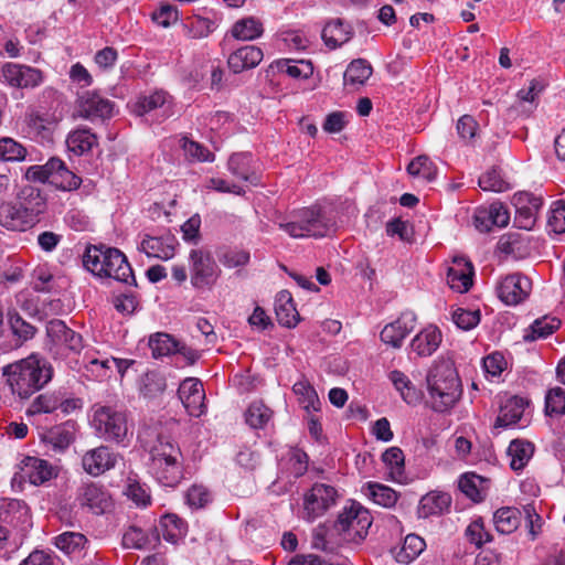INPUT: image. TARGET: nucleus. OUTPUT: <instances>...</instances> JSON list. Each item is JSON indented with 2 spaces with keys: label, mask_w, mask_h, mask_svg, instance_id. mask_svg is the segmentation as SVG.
Segmentation results:
<instances>
[{
  "label": "nucleus",
  "mask_w": 565,
  "mask_h": 565,
  "mask_svg": "<svg viewBox=\"0 0 565 565\" xmlns=\"http://www.w3.org/2000/svg\"><path fill=\"white\" fill-rule=\"evenodd\" d=\"M168 427L147 428L139 438L149 446V471L164 487H175L183 478V456Z\"/></svg>",
  "instance_id": "nucleus-1"
},
{
  "label": "nucleus",
  "mask_w": 565,
  "mask_h": 565,
  "mask_svg": "<svg viewBox=\"0 0 565 565\" xmlns=\"http://www.w3.org/2000/svg\"><path fill=\"white\" fill-rule=\"evenodd\" d=\"M2 374L13 394L20 398H29L52 380L53 367L45 358L32 353L6 365Z\"/></svg>",
  "instance_id": "nucleus-2"
},
{
  "label": "nucleus",
  "mask_w": 565,
  "mask_h": 565,
  "mask_svg": "<svg viewBox=\"0 0 565 565\" xmlns=\"http://www.w3.org/2000/svg\"><path fill=\"white\" fill-rule=\"evenodd\" d=\"M426 382L430 407L435 412H448L461 397V383L450 361L436 363L429 370Z\"/></svg>",
  "instance_id": "nucleus-3"
},
{
  "label": "nucleus",
  "mask_w": 565,
  "mask_h": 565,
  "mask_svg": "<svg viewBox=\"0 0 565 565\" xmlns=\"http://www.w3.org/2000/svg\"><path fill=\"white\" fill-rule=\"evenodd\" d=\"M83 264L95 276L136 285L132 268L125 254L118 248L105 245L88 246L83 256Z\"/></svg>",
  "instance_id": "nucleus-4"
},
{
  "label": "nucleus",
  "mask_w": 565,
  "mask_h": 565,
  "mask_svg": "<svg viewBox=\"0 0 565 565\" xmlns=\"http://www.w3.org/2000/svg\"><path fill=\"white\" fill-rule=\"evenodd\" d=\"M285 232L292 238L324 237L334 232V222L320 206L301 207L289 214Z\"/></svg>",
  "instance_id": "nucleus-5"
},
{
  "label": "nucleus",
  "mask_w": 565,
  "mask_h": 565,
  "mask_svg": "<svg viewBox=\"0 0 565 565\" xmlns=\"http://www.w3.org/2000/svg\"><path fill=\"white\" fill-rule=\"evenodd\" d=\"M92 425L106 441L124 444L129 434L126 412L111 406H96Z\"/></svg>",
  "instance_id": "nucleus-6"
},
{
  "label": "nucleus",
  "mask_w": 565,
  "mask_h": 565,
  "mask_svg": "<svg viewBox=\"0 0 565 565\" xmlns=\"http://www.w3.org/2000/svg\"><path fill=\"white\" fill-rule=\"evenodd\" d=\"M340 494L338 490L327 483L316 482L302 494L301 518L308 522H313L323 516L332 509Z\"/></svg>",
  "instance_id": "nucleus-7"
},
{
  "label": "nucleus",
  "mask_w": 565,
  "mask_h": 565,
  "mask_svg": "<svg viewBox=\"0 0 565 565\" xmlns=\"http://www.w3.org/2000/svg\"><path fill=\"white\" fill-rule=\"evenodd\" d=\"M371 524L369 511L353 501L340 512L334 527L344 540L358 543L366 536Z\"/></svg>",
  "instance_id": "nucleus-8"
},
{
  "label": "nucleus",
  "mask_w": 565,
  "mask_h": 565,
  "mask_svg": "<svg viewBox=\"0 0 565 565\" xmlns=\"http://www.w3.org/2000/svg\"><path fill=\"white\" fill-rule=\"evenodd\" d=\"M190 278L194 288H211L220 276V268L211 253L203 248L189 254Z\"/></svg>",
  "instance_id": "nucleus-9"
},
{
  "label": "nucleus",
  "mask_w": 565,
  "mask_h": 565,
  "mask_svg": "<svg viewBox=\"0 0 565 565\" xmlns=\"http://www.w3.org/2000/svg\"><path fill=\"white\" fill-rule=\"evenodd\" d=\"M115 104L95 92H85L76 103V111L81 118L94 121L108 119L114 114Z\"/></svg>",
  "instance_id": "nucleus-10"
},
{
  "label": "nucleus",
  "mask_w": 565,
  "mask_h": 565,
  "mask_svg": "<svg viewBox=\"0 0 565 565\" xmlns=\"http://www.w3.org/2000/svg\"><path fill=\"white\" fill-rule=\"evenodd\" d=\"M178 244V239L170 231L160 235L145 233L141 235L138 249L148 257L168 260L174 256Z\"/></svg>",
  "instance_id": "nucleus-11"
},
{
  "label": "nucleus",
  "mask_w": 565,
  "mask_h": 565,
  "mask_svg": "<svg viewBox=\"0 0 565 565\" xmlns=\"http://www.w3.org/2000/svg\"><path fill=\"white\" fill-rule=\"evenodd\" d=\"M532 289L531 280L522 274L505 276L498 285V297L508 306H515L525 300Z\"/></svg>",
  "instance_id": "nucleus-12"
},
{
  "label": "nucleus",
  "mask_w": 565,
  "mask_h": 565,
  "mask_svg": "<svg viewBox=\"0 0 565 565\" xmlns=\"http://www.w3.org/2000/svg\"><path fill=\"white\" fill-rule=\"evenodd\" d=\"M119 458V455L107 446H99L84 454L82 466L88 475L98 477L115 468Z\"/></svg>",
  "instance_id": "nucleus-13"
},
{
  "label": "nucleus",
  "mask_w": 565,
  "mask_h": 565,
  "mask_svg": "<svg viewBox=\"0 0 565 565\" xmlns=\"http://www.w3.org/2000/svg\"><path fill=\"white\" fill-rule=\"evenodd\" d=\"M179 398L189 415L200 417L205 412V392L200 380L188 377L181 382L178 390Z\"/></svg>",
  "instance_id": "nucleus-14"
},
{
  "label": "nucleus",
  "mask_w": 565,
  "mask_h": 565,
  "mask_svg": "<svg viewBox=\"0 0 565 565\" xmlns=\"http://www.w3.org/2000/svg\"><path fill=\"white\" fill-rule=\"evenodd\" d=\"M19 477L31 484L40 486L56 476L55 468L46 460L38 457H25L20 462Z\"/></svg>",
  "instance_id": "nucleus-15"
},
{
  "label": "nucleus",
  "mask_w": 565,
  "mask_h": 565,
  "mask_svg": "<svg viewBox=\"0 0 565 565\" xmlns=\"http://www.w3.org/2000/svg\"><path fill=\"white\" fill-rule=\"evenodd\" d=\"M416 316L404 312L395 321L387 323L381 331V340L394 349L402 347L404 339L414 330Z\"/></svg>",
  "instance_id": "nucleus-16"
},
{
  "label": "nucleus",
  "mask_w": 565,
  "mask_h": 565,
  "mask_svg": "<svg viewBox=\"0 0 565 565\" xmlns=\"http://www.w3.org/2000/svg\"><path fill=\"white\" fill-rule=\"evenodd\" d=\"M2 76L9 85L19 88H33L43 81L41 71L13 63L3 65Z\"/></svg>",
  "instance_id": "nucleus-17"
},
{
  "label": "nucleus",
  "mask_w": 565,
  "mask_h": 565,
  "mask_svg": "<svg viewBox=\"0 0 565 565\" xmlns=\"http://www.w3.org/2000/svg\"><path fill=\"white\" fill-rule=\"evenodd\" d=\"M46 334L54 344L64 347L72 352L78 353L83 349L82 335L70 329L60 319H53L47 322Z\"/></svg>",
  "instance_id": "nucleus-18"
},
{
  "label": "nucleus",
  "mask_w": 565,
  "mask_h": 565,
  "mask_svg": "<svg viewBox=\"0 0 565 565\" xmlns=\"http://www.w3.org/2000/svg\"><path fill=\"white\" fill-rule=\"evenodd\" d=\"M509 221L508 209L499 202L492 203L489 207L478 209L475 214V225L480 232H489L492 226L504 227Z\"/></svg>",
  "instance_id": "nucleus-19"
},
{
  "label": "nucleus",
  "mask_w": 565,
  "mask_h": 565,
  "mask_svg": "<svg viewBox=\"0 0 565 565\" xmlns=\"http://www.w3.org/2000/svg\"><path fill=\"white\" fill-rule=\"evenodd\" d=\"M473 267L463 257L454 258L452 265L447 271V284L460 294L467 292L472 286Z\"/></svg>",
  "instance_id": "nucleus-20"
},
{
  "label": "nucleus",
  "mask_w": 565,
  "mask_h": 565,
  "mask_svg": "<svg viewBox=\"0 0 565 565\" xmlns=\"http://www.w3.org/2000/svg\"><path fill=\"white\" fill-rule=\"evenodd\" d=\"M78 501L89 508L94 513H104L111 507L110 497L104 488L97 483H85L79 488Z\"/></svg>",
  "instance_id": "nucleus-21"
},
{
  "label": "nucleus",
  "mask_w": 565,
  "mask_h": 565,
  "mask_svg": "<svg viewBox=\"0 0 565 565\" xmlns=\"http://www.w3.org/2000/svg\"><path fill=\"white\" fill-rule=\"evenodd\" d=\"M44 171H47L50 182L63 190H74L81 185V178L70 171L58 158H51L44 164Z\"/></svg>",
  "instance_id": "nucleus-22"
},
{
  "label": "nucleus",
  "mask_w": 565,
  "mask_h": 565,
  "mask_svg": "<svg viewBox=\"0 0 565 565\" xmlns=\"http://www.w3.org/2000/svg\"><path fill=\"white\" fill-rule=\"evenodd\" d=\"M263 51L255 45H245L234 51L227 60L230 70L235 73H242L246 70L256 67L263 60Z\"/></svg>",
  "instance_id": "nucleus-23"
},
{
  "label": "nucleus",
  "mask_w": 565,
  "mask_h": 565,
  "mask_svg": "<svg viewBox=\"0 0 565 565\" xmlns=\"http://www.w3.org/2000/svg\"><path fill=\"white\" fill-rule=\"evenodd\" d=\"M28 505L18 499H3L0 501V521L9 529L24 525L29 522Z\"/></svg>",
  "instance_id": "nucleus-24"
},
{
  "label": "nucleus",
  "mask_w": 565,
  "mask_h": 565,
  "mask_svg": "<svg viewBox=\"0 0 565 565\" xmlns=\"http://www.w3.org/2000/svg\"><path fill=\"white\" fill-rule=\"evenodd\" d=\"M75 438V425L66 422L62 425L52 427L41 434V440L50 445L55 451L65 450Z\"/></svg>",
  "instance_id": "nucleus-25"
},
{
  "label": "nucleus",
  "mask_w": 565,
  "mask_h": 565,
  "mask_svg": "<svg viewBox=\"0 0 565 565\" xmlns=\"http://www.w3.org/2000/svg\"><path fill=\"white\" fill-rule=\"evenodd\" d=\"M440 342L441 332L439 329L435 326H428L415 335L411 342V348L419 356H429L438 349Z\"/></svg>",
  "instance_id": "nucleus-26"
},
{
  "label": "nucleus",
  "mask_w": 565,
  "mask_h": 565,
  "mask_svg": "<svg viewBox=\"0 0 565 565\" xmlns=\"http://www.w3.org/2000/svg\"><path fill=\"white\" fill-rule=\"evenodd\" d=\"M451 504V497L446 492L431 491L425 494L417 509L419 518H429L446 512Z\"/></svg>",
  "instance_id": "nucleus-27"
},
{
  "label": "nucleus",
  "mask_w": 565,
  "mask_h": 565,
  "mask_svg": "<svg viewBox=\"0 0 565 565\" xmlns=\"http://www.w3.org/2000/svg\"><path fill=\"white\" fill-rule=\"evenodd\" d=\"M19 207L23 209V213L28 216L33 225L36 222L38 215L45 209V200L41 195L40 190L33 186L24 188L15 202Z\"/></svg>",
  "instance_id": "nucleus-28"
},
{
  "label": "nucleus",
  "mask_w": 565,
  "mask_h": 565,
  "mask_svg": "<svg viewBox=\"0 0 565 565\" xmlns=\"http://www.w3.org/2000/svg\"><path fill=\"white\" fill-rule=\"evenodd\" d=\"M0 225L11 231H25L32 224L17 203L0 205Z\"/></svg>",
  "instance_id": "nucleus-29"
},
{
  "label": "nucleus",
  "mask_w": 565,
  "mask_h": 565,
  "mask_svg": "<svg viewBox=\"0 0 565 565\" xmlns=\"http://www.w3.org/2000/svg\"><path fill=\"white\" fill-rule=\"evenodd\" d=\"M171 104L170 95L164 90H154L148 95L138 97L134 111L138 116H143L154 109L162 108L166 116H169V107Z\"/></svg>",
  "instance_id": "nucleus-30"
},
{
  "label": "nucleus",
  "mask_w": 565,
  "mask_h": 565,
  "mask_svg": "<svg viewBox=\"0 0 565 565\" xmlns=\"http://www.w3.org/2000/svg\"><path fill=\"white\" fill-rule=\"evenodd\" d=\"M97 145V136L87 127H81L71 131L66 138L68 151L76 156L89 152Z\"/></svg>",
  "instance_id": "nucleus-31"
},
{
  "label": "nucleus",
  "mask_w": 565,
  "mask_h": 565,
  "mask_svg": "<svg viewBox=\"0 0 565 565\" xmlns=\"http://www.w3.org/2000/svg\"><path fill=\"white\" fill-rule=\"evenodd\" d=\"M534 452V446L526 440L514 439L510 443L507 455L510 458V467L514 471L522 470Z\"/></svg>",
  "instance_id": "nucleus-32"
},
{
  "label": "nucleus",
  "mask_w": 565,
  "mask_h": 565,
  "mask_svg": "<svg viewBox=\"0 0 565 565\" xmlns=\"http://www.w3.org/2000/svg\"><path fill=\"white\" fill-rule=\"evenodd\" d=\"M372 73L373 68L366 60H354L348 65L343 74L344 85L353 87L363 86L371 77Z\"/></svg>",
  "instance_id": "nucleus-33"
},
{
  "label": "nucleus",
  "mask_w": 565,
  "mask_h": 565,
  "mask_svg": "<svg viewBox=\"0 0 565 565\" xmlns=\"http://www.w3.org/2000/svg\"><path fill=\"white\" fill-rule=\"evenodd\" d=\"M352 36V30L341 20L329 22L322 30V39L327 46L337 49L347 43Z\"/></svg>",
  "instance_id": "nucleus-34"
},
{
  "label": "nucleus",
  "mask_w": 565,
  "mask_h": 565,
  "mask_svg": "<svg viewBox=\"0 0 565 565\" xmlns=\"http://www.w3.org/2000/svg\"><path fill=\"white\" fill-rule=\"evenodd\" d=\"M521 512L516 508L504 507L495 511L493 523L499 533L510 534L520 525Z\"/></svg>",
  "instance_id": "nucleus-35"
},
{
  "label": "nucleus",
  "mask_w": 565,
  "mask_h": 565,
  "mask_svg": "<svg viewBox=\"0 0 565 565\" xmlns=\"http://www.w3.org/2000/svg\"><path fill=\"white\" fill-rule=\"evenodd\" d=\"M390 380L407 404L416 405L420 402V392L416 390V387L403 372L397 370L392 371L390 373Z\"/></svg>",
  "instance_id": "nucleus-36"
},
{
  "label": "nucleus",
  "mask_w": 565,
  "mask_h": 565,
  "mask_svg": "<svg viewBox=\"0 0 565 565\" xmlns=\"http://www.w3.org/2000/svg\"><path fill=\"white\" fill-rule=\"evenodd\" d=\"M561 326V321L554 317L545 316L536 319L523 335L524 341L532 342L552 334Z\"/></svg>",
  "instance_id": "nucleus-37"
},
{
  "label": "nucleus",
  "mask_w": 565,
  "mask_h": 565,
  "mask_svg": "<svg viewBox=\"0 0 565 565\" xmlns=\"http://www.w3.org/2000/svg\"><path fill=\"white\" fill-rule=\"evenodd\" d=\"M524 406L525 402L523 398L518 396L510 398L501 408L500 415L497 418V425L507 427L516 424L523 416Z\"/></svg>",
  "instance_id": "nucleus-38"
},
{
  "label": "nucleus",
  "mask_w": 565,
  "mask_h": 565,
  "mask_svg": "<svg viewBox=\"0 0 565 565\" xmlns=\"http://www.w3.org/2000/svg\"><path fill=\"white\" fill-rule=\"evenodd\" d=\"M179 341L169 333L158 332L149 338V347L154 359L175 354Z\"/></svg>",
  "instance_id": "nucleus-39"
},
{
  "label": "nucleus",
  "mask_w": 565,
  "mask_h": 565,
  "mask_svg": "<svg viewBox=\"0 0 565 565\" xmlns=\"http://www.w3.org/2000/svg\"><path fill=\"white\" fill-rule=\"evenodd\" d=\"M166 387L164 376L156 371H149L140 379L139 392L146 398H154L161 395Z\"/></svg>",
  "instance_id": "nucleus-40"
},
{
  "label": "nucleus",
  "mask_w": 565,
  "mask_h": 565,
  "mask_svg": "<svg viewBox=\"0 0 565 565\" xmlns=\"http://www.w3.org/2000/svg\"><path fill=\"white\" fill-rule=\"evenodd\" d=\"M294 393L298 396L299 403L307 411H320V399L317 392L308 382H297L292 386Z\"/></svg>",
  "instance_id": "nucleus-41"
},
{
  "label": "nucleus",
  "mask_w": 565,
  "mask_h": 565,
  "mask_svg": "<svg viewBox=\"0 0 565 565\" xmlns=\"http://www.w3.org/2000/svg\"><path fill=\"white\" fill-rule=\"evenodd\" d=\"M250 162L249 153H234L228 159V170L238 179L253 182L256 177L250 172Z\"/></svg>",
  "instance_id": "nucleus-42"
},
{
  "label": "nucleus",
  "mask_w": 565,
  "mask_h": 565,
  "mask_svg": "<svg viewBox=\"0 0 565 565\" xmlns=\"http://www.w3.org/2000/svg\"><path fill=\"white\" fill-rule=\"evenodd\" d=\"M262 33L263 25L255 18H245L238 20L232 29L233 36L244 41L254 40L260 36Z\"/></svg>",
  "instance_id": "nucleus-43"
},
{
  "label": "nucleus",
  "mask_w": 565,
  "mask_h": 565,
  "mask_svg": "<svg viewBox=\"0 0 565 565\" xmlns=\"http://www.w3.org/2000/svg\"><path fill=\"white\" fill-rule=\"evenodd\" d=\"M61 403V393L52 392L39 395L26 409L28 415H38L42 413H53L58 409Z\"/></svg>",
  "instance_id": "nucleus-44"
},
{
  "label": "nucleus",
  "mask_w": 565,
  "mask_h": 565,
  "mask_svg": "<svg viewBox=\"0 0 565 565\" xmlns=\"http://www.w3.org/2000/svg\"><path fill=\"white\" fill-rule=\"evenodd\" d=\"M86 543L85 535L78 532H64L55 537V546L66 554L81 552Z\"/></svg>",
  "instance_id": "nucleus-45"
},
{
  "label": "nucleus",
  "mask_w": 565,
  "mask_h": 565,
  "mask_svg": "<svg viewBox=\"0 0 565 565\" xmlns=\"http://www.w3.org/2000/svg\"><path fill=\"white\" fill-rule=\"evenodd\" d=\"M160 533L166 541L177 543L184 534V523L175 514H167L160 520Z\"/></svg>",
  "instance_id": "nucleus-46"
},
{
  "label": "nucleus",
  "mask_w": 565,
  "mask_h": 565,
  "mask_svg": "<svg viewBox=\"0 0 565 565\" xmlns=\"http://www.w3.org/2000/svg\"><path fill=\"white\" fill-rule=\"evenodd\" d=\"M273 412L262 402H253L245 412V420L252 428H262L271 418Z\"/></svg>",
  "instance_id": "nucleus-47"
},
{
  "label": "nucleus",
  "mask_w": 565,
  "mask_h": 565,
  "mask_svg": "<svg viewBox=\"0 0 565 565\" xmlns=\"http://www.w3.org/2000/svg\"><path fill=\"white\" fill-rule=\"evenodd\" d=\"M425 547L426 543L420 536L416 534H408L405 537L403 546L396 558L401 563H409L419 556Z\"/></svg>",
  "instance_id": "nucleus-48"
},
{
  "label": "nucleus",
  "mask_w": 565,
  "mask_h": 565,
  "mask_svg": "<svg viewBox=\"0 0 565 565\" xmlns=\"http://www.w3.org/2000/svg\"><path fill=\"white\" fill-rule=\"evenodd\" d=\"M367 494L372 501L384 508H392L397 502V493L390 487L381 483H369Z\"/></svg>",
  "instance_id": "nucleus-49"
},
{
  "label": "nucleus",
  "mask_w": 565,
  "mask_h": 565,
  "mask_svg": "<svg viewBox=\"0 0 565 565\" xmlns=\"http://www.w3.org/2000/svg\"><path fill=\"white\" fill-rule=\"evenodd\" d=\"M285 74L294 79H308L313 74L310 60L285 57Z\"/></svg>",
  "instance_id": "nucleus-50"
},
{
  "label": "nucleus",
  "mask_w": 565,
  "mask_h": 565,
  "mask_svg": "<svg viewBox=\"0 0 565 565\" xmlns=\"http://www.w3.org/2000/svg\"><path fill=\"white\" fill-rule=\"evenodd\" d=\"M407 172L430 182L437 175V168L427 156H418L407 166Z\"/></svg>",
  "instance_id": "nucleus-51"
},
{
  "label": "nucleus",
  "mask_w": 565,
  "mask_h": 565,
  "mask_svg": "<svg viewBox=\"0 0 565 565\" xmlns=\"http://www.w3.org/2000/svg\"><path fill=\"white\" fill-rule=\"evenodd\" d=\"M124 493L137 505L146 507L150 502V494L140 483L137 475L130 473L127 477Z\"/></svg>",
  "instance_id": "nucleus-52"
},
{
  "label": "nucleus",
  "mask_w": 565,
  "mask_h": 565,
  "mask_svg": "<svg viewBox=\"0 0 565 565\" xmlns=\"http://www.w3.org/2000/svg\"><path fill=\"white\" fill-rule=\"evenodd\" d=\"M483 479L475 473H466L460 477L458 487L460 491L471 499L473 502H480L483 500L481 491V484Z\"/></svg>",
  "instance_id": "nucleus-53"
},
{
  "label": "nucleus",
  "mask_w": 565,
  "mask_h": 565,
  "mask_svg": "<svg viewBox=\"0 0 565 565\" xmlns=\"http://www.w3.org/2000/svg\"><path fill=\"white\" fill-rule=\"evenodd\" d=\"M308 465L309 457L302 449L294 447L289 450L287 470L290 476L295 478L302 477L308 470Z\"/></svg>",
  "instance_id": "nucleus-54"
},
{
  "label": "nucleus",
  "mask_w": 565,
  "mask_h": 565,
  "mask_svg": "<svg viewBox=\"0 0 565 565\" xmlns=\"http://www.w3.org/2000/svg\"><path fill=\"white\" fill-rule=\"evenodd\" d=\"M185 35L190 39H203L214 30V23L210 19L195 18L183 25Z\"/></svg>",
  "instance_id": "nucleus-55"
},
{
  "label": "nucleus",
  "mask_w": 565,
  "mask_h": 565,
  "mask_svg": "<svg viewBox=\"0 0 565 565\" xmlns=\"http://www.w3.org/2000/svg\"><path fill=\"white\" fill-rule=\"evenodd\" d=\"M25 149L12 138L0 139V160L20 161L25 158Z\"/></svg>",
  "instance_id": "nucleus-56"
},
{
  "label": "nucleus",
  "mask_w": 565,
  "mask_h": 565,
  "mask_svg": "<svg viewBox=\"0 0 565 565\" xmlns=\"http://www.w3.org/2000/svg\"><path fill=\"white\" fill-rule=\"evenodd\" d=\"M383 462L390 467L391 475L397 479L402 476L404 469V454L398 447H391L382 455Z\"/></svg>",
  "instance_id": "nucleus-57"
},
{
  "label": "nucleus",
  "mask_w": 565,
  "mask_h": 565,
  "mask_svg": "<svg viewBox=\"0 0 565 565\" xmlns=\"http://www.w3.org/2000/svg\"><path fill=\"white\" fill-rule=\"evenodd\" d=\"M478 183L483 191L503 192L509 188L508 183L501 178L499 171L495 169H491L483 173L479 178Z\"/></svg>",
  "instance_id": "nucleus-58"
},
{
  "label": "nucleus",
  "mask_w": 565,
  "mask_h": 565,
  "mask_svg": "<svg viewBox=\"0 0 565 565\" xmlns=\"http://www.w3.org/2000/svg\"><path fill=\"white\" fill-rule=\"evenodd\" d=\"M452 320L458 328L462 330H471L480 322V312L479 310L458 308L452 313Z\"/></svg>",
  "instance_id": "nucleus-59"
},
{
  "label": "nucleus",
  "mask_w": 565,
  "mask_h": 565,
  "mask_svg": "<svg viewBox=\"0 0 565 565\" xmlns=\"http://www.w3.org/2000/svg\"><path fill=\"white\" fill-rule=\"evenodd\" d=\"M149 544L147 533L137 526H130L122 536V545L126 548H145Z\"/></svg>",
  "instance_id": "nucleus-60"
},
{
  "label": "nucleus",
  "mask_w": 565,
  "mask_h": 565,
  "mask_svg": "<svg viewBox=\"0 0 565 565\" xmlns=\"http://www.w3.org/2000/svg\"><path fill=\"white\" fill-rule=\"evenodd\" d=\"M466 536L477 547H481L484 543L491 541V535L484 530L481 519H477L468 525Z\"/></svg>",
  "instance_id": "nucleus-61"
},
{
  "label": "nucleus",
  "mask_w": 565,
  "mask_h": 565,
  "mask_svg": "<svg viewBox=\"0 0 565 565\" xmlns=\"http://www.w3.org/2000/svg\"><path fill=\"white\" fill-rule=\"evenodd\" d=\"M545 408L547 414L565 415V390L562 387L552 388L546 395Z\"/></svg>",
  "instance_id": "nucleus-62"
},
{
  "label": "nucleus",
  "mask_w": 565,
  "mask_h": 565,
  "mask_svg": "<svg viewBox=\"0 0 565 565\" xmlns=\"http://www.w3.org/2000/svg\"><path fill=\"white\" fill-rule=\"evenodd\" d=\"M201 218L198 214L191 216L181 225L182 238L189 244L196 245L200 239Z\"/></svg>",
  "instance_id": "nucleus-63"
},
{
  "label": "nucleus",
  "mask_w": 565,
  "mask_h": 565,
  "mask_svg": "<svg viewBox=\"0 0 565 565\" xmlns=\"http://www.w3.org/2000/svg\"><path fill=\"white\" fill-rule=\"evenodd\" d=\"M9 321L13 334L20 340L26 341L34 335L35 328L18 313L11 315Z\"/></svg>",
  "instance_id": "nucleus-64"
}]
</instances>
